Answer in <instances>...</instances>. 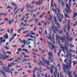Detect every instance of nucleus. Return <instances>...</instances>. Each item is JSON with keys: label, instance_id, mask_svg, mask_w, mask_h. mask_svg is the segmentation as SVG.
<instances>
[{"label": "nucleus", "instance_id": "bb28decb", "mask_svg": "<svg viewBox=\"0 0 77 77\" xmlns=\"http://www.w3.org/2000/svg\"><path fill=\"white\" fill-rule=\"evenodd\" d=\"M10 64L11 65H13V66H15V65H17V63H10Z\"/></svg>", "mask_w": 77, "mask_h": 77}, {"label": "nucleus", "instance_id": "5701e85b", "mask_svg": "<svg viewBox=\"0 0 77 77\" xmlns=\"http://www.w3.org/2000/svg\"><path fill=\"white\" fill-rule=\"evenodd\" d=\"M11 70L14 71V69L12 68L10 70V73H11V74H12V72L11 71Z\"/></svg>", "mask_w": 77, "mask_h": 77}, {"label": "nucleus", "instance_id": "603ef678", "mask_svg": "<svg viewBox=\"0 0 77 77\" xmlns=\"http://www.w3.org/2000/svg\"><path fill=\"white\" fill-rule=\"evenodd\" d=\"M69 6H71V2H69Z\"/></svg>", "mask_w": 77, "mask_h": 77}, {"label": "nucleus", "instance_id": "b1692460", "mask_svg": "<svg viewBox=\"0 0 77 77\" xmlns=\"http://www.w3.org/2000/svg\"><path fill=\"white\" fill-rule=\"evenodd\" d=\"M14 58H10V59H9L8 60V61H12V60H13L14 59Z\"/></svg>", "mask_w": 77, "mask_h": 77}, {"label": "nucleus", "instance_id": "f3484780", "mask_svg": "<svg viewBox=\"0 0 77 77\" xmlns=\"http://www.w3.org/2000/svg\"><path fill=\"white\" fill-rule=\"evenodd\" d=\"M4 38H5V39H7L8 38V35L7 33H6L4 35Z\"/></svg>", "mask_w": 77, "mask_h": 77}, {"label": "nucleus", "instance_id": "f03ea898", "mask_svg": "<svg viewBox=\"0 0 77 77\" xmlns=\"http://www.w3.org/2000/svg\"><path fill=\"white\" fill-rule=\"evenodd\" d=\"M69 62L70 63L68 67V66H66V65H65L64 63H63V71L66 74H68L69 71L70 70V69L71 68V60H69Z\"/></svg>", "mask_w": 77, "mask_h": 77}, {"label": "nucleus", "instance_id": "ddd939ff", "mask_svg": "<svg viewBox=\"0 0 77 77\" xmlns=\"http://www.w3.org/2000/svg\"><path fill=\"white\" fill-rule=\"evenodd\" d=\"M52 36L53 38H52V42H53V44H55V43H54V34H52Z\"/></svg>", "mask_w": 77, "mask_h": 77}, {"label": "nucleus", "instance_id": "39448f33", "mask_svg": "<svg viewBox=\"0 0 77 77\" xmlns=\"http://www.w3.org/2000/svg\"><path fill=\"white\" fill-rule=\"evenodd\" d=\"M72 37H71V38H70V37H69V36L68 32H66V39H67V40H68L69 42H71L72 41Z\"/></svg>", "mask_w": 77, "mask_h": 77}, {"label": "nucleus", "instance_id": "4d7b16f0", "mask_svg": "<svg viewBox=\"0 0 77 77\" xmlns=\"http://www.w3.org/2000/svg\"><path fill=\"white\" fill-rule=\"evenodd\" d=\"M70 29V27H67V30L68 32L69 31V29Z\"/></svg>", "mask_w": 77, "mask_h": 77}, {"label": "nucleus", "instance_id": "4c0bfd02", "mask_svg": "<svg viewBox=\"0 0 77 77\" xmlns=\"http://www.w3.org/2000/svg\"><path fill=\"white\" fill-rule=\"evenodd\" d=\"M60 77H63V75H62V73H60Z\"/></svg>", "mask_w": 77, "mask_h": 77}, {"label": "nucleus", "instance_id": "2eb2a0df", "mask_svg": "<svg viewBox=\"0 0 77 77\" xmlns=\"http://www.w3.org/2000/svg\"><path fill=\"white\" fill-rule=\"evenodd\" d=\"M59 33V34H63V31L62 29H61V30H59L58 31Z\"/></svg>", "mask_w": 77, "mask_h": 77}, {"label": "nucleus", "instance_id": "79ce46f5", "mask_svg": "<svg viewBox=\"0 0 77 77\" xmlns=\"http://www.w3.org/2000/svg\"><path fill=\"white\" fill-rule=\"evenodd\" d=\"M5 48L6 49V50H9V48H8V46H5Z\"/></svg>", "mask_w": 77, "mask_h": 77}, {"label": "nucleus", "instance_id": "0e129e2a", "mask_svg": "<svg viewBox=\"0 0 77 77\" xmlns=\"http://www.w3.org/2000/svg\"><path fill=\"white\" fill-rule=\"evenodd\" d=\"M33 61L34 63H36V60L35 59H34L33 60Z\"/></svg>", "mask_w": 77, "mask_h": 77}, {"label": "nucleus", "instance_id": "f704fd0d", "mask_svg": "<svg viewBox=\"0 0 77 77\" xmlns=\"http://www.w3.org/2000/svg\"><path fill=\"white\" fill-rule=\"evenodd\" d=\"M14 37H13L12 38H10V40H9V42H11V41H12V39H14Z\"/></svg>", "mask_w": 77, "mask_h": 77}, {"label": "nucleus", "instance_id": "7ed1b4c3", "mask_svg": "<svg viewBox=\"0 0 77 77\" xmlns=\"http://www.w3.org/2000/svg\"><path fill=\"white\" fill-rule=\"evenodd\" d=\"M51 29L52 31H53L54 33L55 34H56V32L58 31V28L57 26H55L54 25H52L51 26Z\"/></svg>", "mask_w": 77, "mask_h": 77}, {"label": "nucleus", "instance_id": "c03bdc74", "mask_svg": "<svg viewBox=\"0 0 77 77\" xmlns=\"http://www.w3.org/2000/svg\"><path fill=\"white\" fill-rule=\"evenodd\" d=\"M12 21L11 20H10L8 22L9 23V24H11V23H12Z\"/></svg>", "mask_w": 77, "mask_h": 77}, {"label": "nucleus", "instance_id": "c9c22d12", "mask_svg": "<svg viewBox=\"0 0 77 77\" xmlns=\"http://www.w3.org/2000/svg\"><path fill=\"white\" fill-rule=\"evenodd\" d=\"M51 7H53V8H54V5H53V3H51Z\"/></svg>", "mask_w": 77, "mask_h": 77}, {"label": "nucleus", "instance_id": "4be33fe9", "mask_svg": "<svg viewBox=\"0 0 77 77\" xmlns=\"http://www.w3.org/2000/svg\"><path fill=\"white\" fill-rule=\"evenodd\" d=\"M70 23V20L69 21V23L67 24V27H70V25H69Z\"/></svg>", "mask_w": 77, "mask_h": 77}, {"label": "nucleus", "instance_id": "69168bd1", "mask_svg": "<svg viewBox=\"0 0 77 77\" xmlns=\"http://www.w3.org/2000/svg\"><path fill=\"white\" fill-rule=\"evenodd\" d=\"M45 34L46 35H47V30H45Z\"/></svg>", "mask_w": 77, "mask_h": 77}, {"label": "nucleus", "instance_id": "6ab92c4d", "mask_svg": "<svg viewBox=\"0 0 77 77\" xmlns=\"http://www.w3.org/2000/svg\"><path fill=\"white\" fill-rule=\"evenodd\" d=\"M61 5H62V6L64 7L65 6V2H63V1L61 2Z\"/></svg>", "mask_w": 77, "mask_h": 77}, {"label": "nucleus", "instance_id": "0eeeda50", "mask_svg": "<svg viewBox=\"0 0 77 77\" xmlns=\"http://www.w3.org/2000/svg\"><path fill=\"white\" fill-rule=\"evenodd\" d=\"M57 16L58 17V19L60 22V23H61L62 22V15H61V14L60 13L59 15V14L58 13H57Z\"/></svg>", "mask_w": 77, "mask_h": 77}, {"label": "nucleus", "instance_id": "a878e982", "mask_svg": "<svg viewBox=\"0 0 77 77\" xmlns=\"http://www.w3.org/2000/svg\"><path fill=\"white\" fill-rule=\"evenodd\" d=\"M50 72L51 74H53V69L52 68H50Z\"/></svg>", "mask_w": 77, "mask_h": 77}, {"label": "nucleus", "instance_id": "a18cd8bd", "mask_svg": "<svg viewBox=\"0 0 77 77\" xmlns=\"http://www.w3.org/2000/svg\"><path fill=\"white\" fill-rule=\"evenodd\" d=\"M37 75L38 77H39V76H40V75H39V72H37Z\"/></svg>", "mask_w": 77, "mask_h": 77}, {"label": "nucleus", "instance_id": "1a4fd4ad", "mask_svg": "<svg viewBox=\"0 0 77 77\" xmlns=\"http://www.w3.org/2000/svg\"><path fill=\"white\" fill-rule=\"evenodd\" d=\"M0 72L1 74L3 75H2L3 77H7V76L6 75V73L4 72V71L0 69Z\"/></svg>", "mask_w": 77, "mask_h": 77}, {"label": "nucleus", "instance_id": "dca6fc26", "mask_svg": "<svg viewBox=\"0 0 77 77\" xmlns=\"http://www.w3.org/2000/svg\"><path fill=\"white\" fill-rule=\"evenodd\" d=\"M50 17L49 18V20L50 22H51V21H52V20L53 19V17H51V16L50 15Z\"/></svg>", "mask_w": 77, "mask_h": 77}, {"label": "nucleus", "instance_id": "338daca9", "mask_svg": "<svg viewBox=\"0 0 77 77\" xmlns=\"http://www.w3.org/2000/svg\"><path fill=\"white\" fill-rule=\"evenodd\" d=\"M35 2L34 1H32L31 3L32 4H35Z\"/></svg>", "mask_w": 77, "mask_h": 77}, {"label": "nucleus", "instance_id": "ea45409f", "mask_svg": "<svg viewBox=\"0 0 77 77\" xmlns=\"http://www.w3.org/2000/svg\"><path fill=\"white\" fill-rule=\"evenodd\" d=\"M25 51L26 53H29V51L27 50V49H25Z\"/></svg>", "mask_w": 77, "mask_h": 77}, {"label": "nucleus", "instance_id": "c756f323", "mask_svg": "<svg viewBox=\"0 0 77 77\" xmlns=\"http://www.w3.org/2000/svg\"><path fill=\"white\" fill-rule=\"evenodd\" d=\"M77 13H76L75 12L74 14V18L75 17H77Z\"/></svg>", "mask_w": 77, "mask_h": 77}, {"label": "nucleus", "instance_id": "5fc2aeb1", "mask_svg": "<svg viewBox=\"0 0 77 77\" xmlns=\"http://www.w3.org/2000/svg\"><path fill=\"white\" fill-rule=\"evenodd\" d=\"M32 77H36L35 73L33 74V75H32Z\"/></svg>", "mask_w": 77, "mask_h": 77}, {"label": "nucleus", "instance_id": "72a5a7b5", "mask_svg": "<svg viewBox=\"0 0 77 77\" xmlns=\"http://www.w3.org/2000/svg\"><path fill=\"white\" fill-rule=\"evenodd\" d=\"M57 41H58L59 45H61V43L60 42V39L57 40Z\"/></svg>", "mask_w": 77, "mask_h": 77}, {"label": "nucleus", "instance_id": "e2e57ef3", "mask_svg": "<svg viewBox=\"0 0 77 77\" xmlns=\"http://www.w3.org/2000/svg\"><path fill=\"white\" fill-rule=\"evenodd\" d=\"M73 75H76V73L75 72H73Z\"/></svg>", "mask_w": 77, "mask_h": 77}, {"label": "nucleus", "instance_id": "a211bd4d", "mask_svg": "<svg viewBox=\"0 0 77 77\" xmlns=\"http://www.w3.org/2000/svg\"><path fill=\"white\" fill-rule=\"evenodd\" d=\"M66 74H68V75H69V77H72V74H71V73H70V72H69H69Z\"/></svg>", "mask_w": 77, "mask_h": 77}, {"label": "nucleus", "instance_id": "c85d7f7f", "mask_svg": "<svg viewBox=\"0 0 77 77\" xmlns=\"http://www.w3.org/2000/svg\"><path fill=\"white\" fill-rule=\"evenodd\" d=\"M42 0H41V1H40V0L39 1H38L39 5H40L41 4V3H42Z\"/></svg>", "mask_w": 77, "mask_h": 77}, {"label": "nucleus", "instance_id": "13d9d810", "mask_svg": "<svg viewBox=\"0 0 77 77\" xmlns=\"http://www.w3.org/2000/svg\"><path fill=\"white\" fill-rule=\"evenodd\" d=\"M7 15V14L5 13H3V15H4V16H6Z\"/></svg>", "mask_w": 77, "mask_h": 77}, {"label": "nucleus", "instance_id": "6e6552de", "mask_svg": "<svg viewBox=\"0 0 77 77\" xmlns=\"http://www.w3.org/2000/svg\"><path fill=\"white\" fill-rule=\"evenodd\" d=\"M10 69V68L9 67H3L2 68L3 70L5 71V72H8V73H10V71H9V69Z\"/></svg>", "mask_w": 77, "mask_h": 77}, {"label": "nucleus", "instance_id": "bf43d9fd", "mask_svg": "<svg viewBox=\"0 0 77 77\" xmlns=\"http://www.w3.org/2000/svg\"><path fill=\"white\" fill-rule=\"evenodd\" d=\"M27 32H28V31H25L24 32H23V34H24V33H27Z\"/></svg>", "mask_w": 77, "mask_h": 77}, {"label": "nucleus", "instance_id": "09e8293b", "mask_svg": "<svg viewBox=\"0 0 77 77\" xmlns=\"http://www.w3.org/2000/svg\"><path fill=\"white\" fill-rule=\"evenodd\" d=\"M18 7H16V8H15L13 11V12H15V11H16V10H17V9H18Z\"/></svg>", "mask_w": 77, "mask_h": 77}, {"label": "nucleus", "instance_id": "7c9ffc66", "mask_svg": "<svg viewBox=\"0 0 77 77\" xmlns=\"http://www.w3.org/2000/svg\"><path fill=\"white\" fill-rule=\"evenodd\" d=\"M33 41V39L32 38H28L27 39V41Z\"/></svg>", "mask_w": 77, "mask_h": 77}, {"label": "nucleus", "instance_id": "412c9836", "mask_svg": "<svg viewBox=\"0 0 77 77\" xmlns=\"http://www.w3.org/2000/svg\"><path fill=\"white\" fill-rule=\"evenodd\" d=\"M69 51L71 53H75V51H72V50L71 48H70V50H69Z\"/></svg>", "mask_w": 77, "mask_h": 77}, {"label": "nucleus", "instance_id": "473e14b6", "mask_svg": "<svg viewBox=\"0 0 77 77\" xmlns=\"http://www.w3.org/2000/svg\"><path fill=\"white\" fill-rule=\"evenodd\" d=\"M2 51L3 54H4V55H6V53L5 52V51L4 50L2 49Z\"/></svg>", "mask_w": 77, "mask_h": 77}, {"label": "nucleus", "instance_id": "20e7f679", "mask_svg": "<svg viewBox=\"0 0 77 77\" xmlns=\"http://www.w3.org/2000/svg\"><path fill=\"white\" fill-rule=\"evenodd\" d=\"M66 8L65 9L66 11V12L67 14H69L71 12V11L69 10V5L68 4H67L66 5Z\"/></svg>", "mask_w": 77, "mask_h": 77}, {"label": "nucleus", "instance_id": "2f4dec72", "mask_svg": "<svg viewBox=\"0 0 77 77\" xmlns=\"http://www.w3.org/2000/svg\"><path fill=\"white\" fill-rule=\"evenodd\" d=\"M12 65H11L10 64H8V67L9 68H11V66H12Z\"/></svg>", "mask_w": 77, "mask_h": 77}, {"label": "nucleus", "instance_id": "f257e3e1", "mask_svg": "<svg viewBox=\"0 0 77 77\" xmlns=\"http://www.w3.org/2000/svg\"><path fill=\"white\" fill-rule=\"evenodd\" d=\"M56 38L57 39V41L59 39H60L61 40L62 42H63L65 41V47L63 46L62 47V48L63 49L62 50V51H63L64 52H65V50H66L67 54V55L66 56L67 58H68L69 56H70L71 58V57L72 56V54L71 53H69V51H68V48L67 47V46H66V45H68V42H66V41H65V39L63 38L62 37L60 38L59 36H58V34H57L56 35Z\"/></svg>", "mask_w": 77, "mask_h": 77}, {"label": "nucleus", "instance_id": "49530a36", "mask_svg": "<svg viewBox=\"0 0 77 77\" xmlns=\"http://www.w3.org/2000/svg\"><path fill=\"white\" fill-rule=\"evenodd\" d=\"M60 52L57 53L58 55V56H59V54H60V52H61V50H59Z\"/></svg>", "mask_w": 77, "mask_h": 77}, {"label": "nucleus", "instance_id": "052dcab7", "mask_svg": "<svg viewBox=\"0 0 77 77\" xmlns=\"http://www.w3.org/2000/svg\"><path fill=\"white\" fill-rule=\"evenodd\" d=\"M38 26H41V24L40 23H39V22H38Z\"/></svg>", "mask_w": 77, "mask_h": 77}, {"label": "nucleus", "instance_id": "680f3d73", "mask_svg": "<svg viewBox=\"0 0 77 77\" xmlns=\"http://www.w3.org/2000/svg\"><path fill=\"white\" fill-rule=\"evenodd\" d=\"M23 61H24V62H26V61H27V60L25 59H24L23 60Z\"/></svg>", "mask_w": 77, "mask_h": 77}, {"label": "nucleus", "instance_id": "e433bc0d", "mask_svg": "<svg viewBox=\"0 0 77 77\" xmlns=\"http://www.w3.org/2000/svg\"><path fill=\"white\" fill-rule=\"evenodd\" d=\"M73 66H74V65H76V63H77V62H75V61H73Z\"/></svg>", "mask_w": 77, "mask_h": 77}, {"label": "nucleus", "instance_id": "423d86ee", "mask_svg": "<svg viewBox=\"0 0 77 77\" xmlns=\"http://www.w3.org/2000/svg\"><path fill=\"white\" fill-rule=\"evenodd\" d=\"M54 23L57 25V26H58V27L59 28H60V24L59 23V22H58V21H57V19H56V17H54Z\"/></svg>", "mask_w": 77, "mask_h": 77}, {"label": "nucleus", "instance_id": "a19ab883", "mask_svg": "<svg viewBox=\"0 0 77 77\" xmlns=\"http://www.w3.org/2000/svg\"><path fill=\"white\" fill-rule=\"evenodd\" d=\"M28 6H29V4L27 3L26 4V5L25 6V7L26 8H27V9H29V8H28Z\"/></svg>", "mask_w": 77, "mask_h": 77}, {"label": "nucleus", "instance_id": "58836bf2", "mask_svg": "<svg viewBox=\"0 0 77 77\" xmlns=\"http://www.w3.org/2000/svg\"><path fill=\"white\" fill-rule=\"evenodd\" d=\"M17 51H18L20 52V51H21V48H19L18 49H17Z\"/></svg>", "mask_w": 77, "mask_h": 77}, {"label": "nucleus", "instance_id": "393cba45", "mask_svg": "<svg viewBox=\"0 0 77 77\" xmlns=\"http://www.w3.org/2000/svg\"><path fill=\"white\" fill-rule=\"evenodd\" d=\"M13 33V28H11V32H10V35H12Z\"/></svg>", "mask_w": 77, "mask_h": 77}, {"label": "nucleus", "instance_id": "8fccbe9b", "mask_svg": "<svg viewBox=\"0 0 77 77\" xmlns=\"http://www.w3.org/2000/svg\"><path fill=\"white\" fill-rule=\"evenodd\" d=\"M8 54H11V52L9 51H7L6 52Z\"/></svg>", "mask_w": 77, "mask_h": 77}, {"label": "nucleus", "instance_id": "9d476101", "mask_svg": "<svg viewBox=\"0 0 77 77\" xmlns=\"http://www.w3.org/2000/svg\"><path fill=\"white\" fill-rule=\"evenodd\" d=\"M48 58L49 60H51V59L52 58V57H53V53H52V52L50 53V52H48Z\"/></svg>", "mask_w": 77, "mask_h": 77}, {"label": "nucleus", "instance_id": "3c124183", "mask_svg": "<svg viewBox=\"0 0 77 77\" xmlns=\"http://www.w3.org/2000/svg\"><path fill=\"white\" fill-rule=\"evenodd\" d=\"M54 75L53 76H52V77H56V73H54Z\"/></svg>", "mask_w": 77, "mask_h": 77}, {"label": "nucleus", "instance_id": "864d4df0", "mask_svg": "<svg viewBox=\"0 0 77 77\" xmlns=\"http://www.w3.org/2000/svg\"><path fill=\"white\" fill-rule=\"evenodd\" d=\"M57 9L59 13V12H60V10H59V9L58 8H57Z\"/></svg>", "mask_w": 77, "mask_h": 77}, {"label": "nucleus", "instance_id": "de8ad7c7", "mask_svg": "<svg viewBox=\"0 0 77 77\" xmlns=\"http://www.w3.org/2000/svg\"><path fill=\"white\" fill-rule=\"evenodd\" d=\"M51 63H53L54 65V60L53 59H52L51 61Z\"/></svg>", "mask_w": 77, "mask_h": 77}, {"label": "nucleus", "instance_id": "4468645a", "mask_svg": "<svg viewBox=\"0 0 77 77\" xmlns=\"http://www.w3.org/2000/svg\"><path fill=\"white\" fill-rule=\"evenodd\" d=\"M63 30H64V32H65L66 33V26L65 25L64 26V27L63 28Z\"/></svg>", "mask_w": 77, "mask_h": 77}, {"label": "nucleus", "instance_id": "f8f14e48", "mask_svg": "<svg viewBox=\"0 0 77 77\" xmlns=\"http://www.w3.org/2000/svg\"><path fill=\"white\" fill-rule=\"evenodd\" d=\"M49 48H50L51 50H55L56 49V48L55 47V45H52V47H51L49 45L48 46Z\"/></svg>", "mask_w": 77, "mask_h": 77}, {"label": "nucleus", "instance_id": "6e6d98bb", "mask_svg": "<svg viewBox=\"0 0 77 77\" xmlns=\"http://www.w3.org/2000/svg\"><path fill=\"white\" fill-rule=\"evenodd\" d=\"M27 72H29V73H31L32 72L30 71V70H27Z\"/></svg>", "mask_w": 77, "mask_h": 77}, {"label": "nucleus", "instance_id": "37998d69", "mask_svg": "<svg viewBox=\"0 0 77 77\" xmlns=\"http://www.w3.org/2000/svg\"><path fill=\"white\" fill-rule=\"evenodd\" d=\"M24 55V57H25V58H26V57H29V56L28 55Z\"/></svg>", "mask_w": 77, "mask_h": 77}, {"label": "nucleus", "instance_id": "aec40b11", "mask_svg": "<svg viewBox=\"0 0 77 77\" xmlns=\"http://www.w3.org/2000/svg\"><path fill=\"white\" fill-rule=\"evenodd\" d=\"M40 62L41 63V64L42 65V66H45V63H44L42 64V61H40Z\"/></svg>", "mask_w": 77, "mask_h": 77}, {"label": "nucleus", "instance_id": "cd10ccee", "mask_svg": "<svg viewBox=\"0 0 77 77\" xmlns=\"http://www.w3.org/2000/svg\"><path fill=\"white\" fill-rule=\"evenodd\" d=\"M49 38L50 39V41L52 42V37H51V35H49Z\"/></svg>", "mask_w": 77, "mask_h": 77}, {"label": "nucleus", "instance_id": "9b49d317", "mask_svg": "<svg viewBox=\"0 0 77 77\" xmlns=\"http://www.w3.org/2000/svg\"><path fill=\"white\" fill-rule=\"evenodd\" d=\"M42 59L43 60L44 63H47V65H49V61L45 60V59H44V57H42Z\"/></svg>", "mask_w": 77, "mask_h": 77}, {"label": "nucleus", "instance_id": "774afa93", "mask_svg": "<svg viewBox=\"0 0 77 77\" xmlns=\"http://www.w3.org/2000/svg\"><path fill=\"white\" fill-rule=\"evenodd\" d=\"M13 6L14 7H17L18 6V5L17 4H14Z\"/></svg>", "mask_w": 77, "mask_h": 77}]
</instances>
